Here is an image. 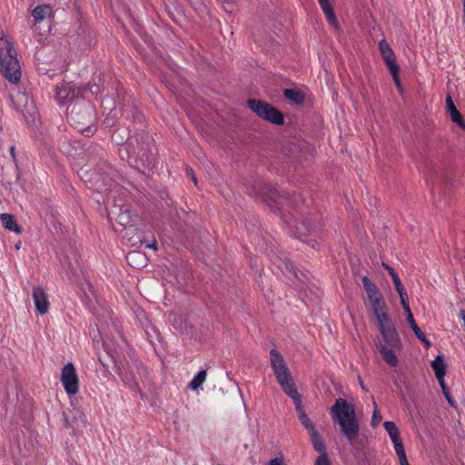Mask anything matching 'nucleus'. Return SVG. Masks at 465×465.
Segmentation results:
<instances>
[{
	"label": "nucleus",
	"mask_w": 465,
	"mask_h": 465,
	"mask_svg": "<svg viewBox=\"0 0 465 465\" xmlns=\"http://www.w3.org/2000/svg\"><path fill=\"white\" fill-rule=\"evenodd\" d=\"M331 415L333 422L340 426L342 435L352 443L360 432L354 406L346 400L339 398L331 408Z\"/></svg>",
	"instance_id": "f257e3e1"
},
{
	"label": "nucleus",
	"mask_w": 465,
	"mask_h": 465,
	"mask_svg": "<svg viewBox=\"0 0 465 465\" xmlns=\"http://www.w3.org/2000/svg\"><path fill=\"white\" fill-rule=\"evenodd\" d=\"M0 72L12 84L21 79V66L13 43L5 36L0 38Z\"/></svg>",
	"instance_id": "f03ea898"
},
{
	"label": "nucleus",
	"mask_w": 465,
	"mask_h": 465,
	"mask_svg": "<svg viewBox=\"0 0 465 465\" xmlns=\"http://www.w3.org/2000/svg\"><path fill=\"white\" fill-rule=\"evenodd\" d=\"M271 366L276 377V380L288 396L298 392L292 373L282 354L275 349L270 351Z\"/></svg>",
	"instance_id": "7ed1b4c3"
},
{
	"label": "nucleus",
	"mask_w": 465,
	"mask_h": 465,
	"mask_svg": "<svg viewBox=\"0 0 465 465\" xmlns=\"http://www.w3.org/2000/svg\"><path fill=\"white\" fill-rule=\"evenodd\" d=\"M382 335L383 342H380L377 346L379 351L382 355L385 361L394 367L398 364L396 352L401 351V342L395 327H391L390 332L380 331Z\"/></svg>",
	"instance_id": "20e7f679"
},
{
	"label": "nucleus",
	"mask_w": 465,
	"mask_h": 465,
	"mask_svg": "<svg viewBox=\"0 0 465 465\" xmlns=\"http://www.w3.org/2000/svg\"><path fill=\"white\" fill-rule=\"evenodd\" d=\"M247 104L260 118L277 125L283 124V114L268 103L256 99H249Z\"/></svg>",
	"instance_id": "39448f33"
},
{
	"label": "nucleus",
	"mask_w": 465,
	"mask_h": 465,
	"mask_svg": "<svg viewBox=\"0 0 465 465\" xmlns=\"http://www.w3.org/2000/svg\"><path fill=\"white\" fill-rule=\"evenodd\" d=\"M294 402L295 409L298 414V418L301 421V423L304 426V428L307 430L311 442L314 443L319 440H322V438L321 437L320 433L315 428V425L313 422L310 420L308 415L305 412V410L302 406V396L299 392L294 393L293 395L289 396Z\"/></svg>",
	"instance_id": "423d86ee"
},
{
	"label": "nucleus",
	"mask_w": 465,
	"mask_h": 465,
	"mask_svg": "<svg viewBox=\"0 0 465 465\" xmlns=\"http://www.w3.org/2000/svg\"><path fill=\"white\" fill-rule=\"evenodd\" d=\"M370 303L377 319L380 331L390 332L391 331V327H394V324L388 313L387 304L383 296L381 295L380 297L371 300Z\"/></svg>",
	"instance_id": "0eeeda50"
},
{
	"label": "nucleus",
	"mask_w": 465,
	"mask_h": 465,
	"mask_svg": "<svg viewBox=\"0 0 465 465\" xmlns=\"http://www.w3.org/2000/svg\"><path fill=\"white\" fill-rule=\"evenodd\" d=\"M69 117L79 132L86 133V135L89 134L91 132L90 126L94 123V111L90 106L86 107L84 112L76 110L74 106Z\"/></svg>",
	"instance_id": "6e6552de"
},
{
	"label": "nucleus",
	"mask_w": 465,
	"mask_h": 465,
	"mask_svg": "<svg viewBox=\"0 0 465 465\" xmlns=\"http://www.w3.org/2000/svg\"><path fill=\"white\" fill-rule=\"evenodd\" d=\"M61 382L68 395H74L79 391V379L76 369L72 362L65 364L61 371Z\"/></svg>",
	"instance_id": "1a4fd4ad"
},
{
	"label": "nucleus",
	"mask_w": 465,
	"mask_h": 465,
	"mask_svg": "<svg viewBox=\"0 0 465 465\" xmlns=\"http://www.w3.org/2000/svg\"><path fill=\"white\" fill-rule=\"evenodd\" d=\"M116 215L115 220L124 229H133L140 221L137 214L134 213L129 206L124 205L118 208V212L112 211Z\"/></svg>",
	"instance_id": "9d476101"
},
{
	"label": "nucleus",
	"mask_w": 465,
	"mask_h": 465,
	"mask_svg": "<svg viewBox=\"0 0 465 465\" xmlns=\"http://www.w3.org/2000/svg\"><path fill=\"white\" fill-rule=\"evenodd\" d=\"M56 100L60 104H64L67 102L77 97L79 90L70 83H61L55 87Z\"/></svg>",
	"instance_id": "9b49d317"
},
{
	"label": "nucleus",
	"mask_w": 465,
	"mask_h": 465,
	"mask_svg": "<svg viewBox=\"0 0 465 465\" xmlns=\"http://www.w3.org/2000/svg\"><path fill=\"white\" fill-rule=\"evenodd\" d=\"M33 299L38 313L45 314L48 312L49 302L47 294L42 287H36L33 290Z\"/></svg>",
	"instance_id": "f8f14e48"
},
{
	"label": "nucleus",
	"mask_w": 465,
	"mask_h": 465,
	"mask_svg": "<svg viewBox=\"0 0 465 465\" xmlns=\"http://www.w3.org/2000/svg\"><path fill=\"white\" fill-rule=\"evenodd\" d=\"M446 107L449 112V114L450 116V119L456 123L460 127H461L463 130H465V122L456 108L454 102L450 94L446 97Z\"/></svg>",
	"instance_id": "ddd939ff"
},
{
	"label": "nucleus",
	"mask_w": 465,
	"mask_h": 465,
	"mask_svg": "<svg viewBox=\"0 0 465 465\" xmlns=\"http://www.w3.org/2000/svg\"><path fill=\"white\" fill-rule=\"evenodd\" d=\"M315 451L320 455L315 460V465H331V460L327 455V447L323 440L312 443Z\"/></svg>",
	"instance_id": "4468645a"
},
{
	"label": "nucleus",
	"mask_w": 465,
	"mask_h": 465,
	"mask_svg": "<svg viewBox=\"0 0 465 465\" xmlns=\"http://www.w3.org/2000/svg\"><path fill=\"white\" fill-rule=\"evenodd\" d=\"M379 49H380L381 56L384 59L388 68L397 65L395 57H394V53H393L392 49L391 48L390 45L385 40H381L379 43Z\"/></svg>",
	"instance_id": "2eb2a0df"
},
{
	"label": "nucleus",
	"mask_w": 465,
	"mask_h": 465,
	"mask_svg": "<svg viewBox=\"0 0 465 465\" xmlns=\"http://www.w3.org/2000/svg\"><path fill=\"white\" fill-rule=\"evenodd\" d=\"M323 13L326 15L327 21L334 28L339 29V23L335 16L334 11L328 0H318Z\"/></svg>",
	"instance_id": "dca6fc26"
},
{
	"label": "nucleus",
	"mask_w": 465,
	"mask_h": 465,
	"mask_svg": "<svg viewBox=\"0 0 465 465\" xmlns=\"http://www.w3.org/2000/svg\"><path fill=\"white\" fill-rule=\"evenodd\" d=\"M362 284L370 302L382 295L377 286L367 276L362 278Z\"/></svg>",
	"instance_id": "f3484780"
},
{
	"label": "nucleus",
	"mask_w": 465,
	"mask_h": 465,
	"mask_svg": "<svg viewBox=\"0 0 465 465\" xmlns=\"http://www.w3.org/2000/svg\"><path fill=\"white\" fill-rule=\"evenodd\" d=\"M128 263L135 268L143 267L146 264V257L139 252H130L126 256Z\"/></svg>",
	"instance_id": "a211bd4d"
},
{
	"label": "nucleus",
	"mask_w": 465,
	"mask_h": 465,
	"mask_svg": "<svg viewBox=\"0 0 465 465\" xmlns=\"http://www.w3.org/2000/svg\"><path fill=\"white\" fill-rule=\"evenodd\" d=\"M0 220L2 222L3 226L12 232H15V233L19 234L21 233L22 230L15 222L13 215L9 213H3L0 216Z\"/></svg>",
	"instance_id": "6ab92c4d"
},
{
	"label": "nucleus",
	"mask_w": 465,
	"mask_h": 465,
	"mask_svg": "<svg viewBox=\"0 0 465 465\" xmlns=\"http://www.w3.org/2000/svg\"><path fill=\"white\" fill-rule=\"evenodd\" d=\"M431 367L435 372L437 380H440L445 376V363L441 355H438L435 360L431 361Z\"/></svg>",
	"instance_id": "aec40b11"
},
{
	"label": "nucleus",
	"mask_w": 465,
	"mask_h": 465,
	"mask_svg": "<svg viewBox=\"0 0 465 465\" xmlns=\"http://www.w3.org/2000/svg\"><path fill=\"white\" fill-rule=\"evenodd\" d=\"M283 94L286 99L291 102H293L296 104H301L304 101L303 94L296 89H285Z\"/></svg>",
	"instance_id": "412c9836"
},
{
	"label": "nucleus",
	"mask_w": 465,
	"mask_h": 465,
	"mask_svg": "<svg viewBox=\"0 0 465 465\" xmlns=\"http://www.w3.org/2000/svg\"><path fill=\"white\" fill-rule=\"evenodd\" d=\"M51 14L52 9L49 5L36 6L32 12V15L36 21H43L45 18L49 17Z\"/></svg>",
	"instance_id": "4be33fe9"
},
{
	"label": "nucleus",
	"mask_w": 465,
	"mask_h": 465,
	"mask_svg": "<svg viewBox=\"0 0 465 465\" xmlns=\"http://www.w3.org/2000/svg\"><path fill=\"white\" fill-rule=\"evenodd\" d=\"M206 376H207L206 371L203 370V371H199L193 377V379L190 381L188 387L192 391L198 390L203 385V383L205 381Z\"/></svg>",
	"instance_id": "5701e85b"
},
{
	"label": "nucleus",
	"mask_w": 465,
	"mask_h": 465,
	"mask_svg": "<svg viewBox=\"0 0 465 465\" xmlns=\"http://www.w3.org/2000/svg\"><path fill=\"white\" fill-rule=\"evenodd\" d=\"M122 380L133 391H139V386L137 381H135L134 377L129 376L127 374L124 375L123 373H120Z\"/></svg>",
	"instance_id": "b1692460"
},
{
	"label": "nucleus",
	"mask_w": 465,
	"mask_h": 465,
	"mask_svg": "<svg viewBox=\"0 0 465 465\" xmlns=\"http://www.w3.org/2000/svg\"><path fill=\"white\" fill-rule=\"evenodd\" d=\"M383 267L388 271V272L391 276L392 281H393L394 285H395V288L396 289H400V287H402L403 285H402V283L401 282V279L398 276V274L396 273V272L394 271V269L391 268V266L385 264V263H383Z\"/></svg>",
	"instance_id": "393cba45"
},
{
	"label": "nucleus",
	"mask_w": 465,
	"mask_h": 465,
	"mask_svg": "<svg viewBox=\"0 0 465 465\" xmlns=\"http://www.w3.org/2000/svg\"><path fill=\"white\" fill-rule=\"evenodd\" d=\"M408 323L410 324V327L411 328V330L415 333L416 337L420 341H424V333L420 331L419 326L416 324L415 320L414 319H411L410 321H408Z\"/></svg>",
	"instance_id": "a878e982"
},
{
	"label": "nucleus",
	"mask_w": 465,
	"mask_h": 465,
	"mask_svg": "<svg viewBox=\"0 0 465 465\" xmlns=\"http://www.w3.org/2000/svg\"><path fill=\"white\" fill-rule=\"evenodd\" d=\"M393 446H394V450H395L396 454L399 457L400 460L407 459L402 441L393 443Z\"/></svg>",
	"instance_id": "bb28decb"
},
{
	"label": "nucleus",
	"mask_w": 465,
	"mask_h": 465,
	"mask_svg": "<svg viewBox=\"0 0 465 465\" xmlns=\"http://www.w3.org/2000/svg\"><path fill=\"white\" fill-rule=\"evenodd\" d=\"M392 77H393V80L395 82V84L397 85L398 89L400 91H401V81H400V78H399V66L398 65H395L393 67H391L389 68Z\"/></svg>",
	"instance_id": "cd10ccee"
},
{
	"label": "nucleus",
	"mask_w": 465,
	"mask_h": 465,
	"mask_svg": "<svg viewBox=\"0 0 465 465\" xmlns=\"http://www.w3.org/2000/svg\"><path fill=\"white\" fill-rule=\"evenodd\" d=\"M383 425L389 436L395 434L399 430L396 424L393 421H385Z\"/></svg>",
	"instance_id": "c85d7f7f"
},
{
	"label": "nucleus",
	"mask_w": 465,
	"mask_h": 465,
	"mask_svg": "<svg viewBox=\"0 0 465 465\" xmlns=\"http://www.w3.org/2000/svg\"><path fill=\"white\" fill-rule=\"evenodd\" d=\"M396 290L400 295L401 305L408 304L409 303L408 302V294H407L405 288L402 286V287H400V289H396Z\"/></svg>",
	"instance_id": "c756f323"
},
{
	"label": "nucleus",
	"mask_w": 465,
	"mask_h": 465,
	"mask_svg": "<svg viewBox=\"0 0 465 465\" xmlns=\"http://www.w3.org/2000/svg\"><path fill=\"white\" fill-rule=\"evenodd\" d=\"M381 421V416L379 413L378 410H373L372 417H371V426L377 427L378 424Z\"/></svg>",
	"instance_id": "7c9ffc66"
},
{
	"label": "nucleus",
	"mask_w": 465,
	"mask_h": 465,
	"mask_svg": "<svg viewBox=\"0 0 465 465\" xmlns=\"http://www.w3.org/2000/svg\"><path fill=\"white\" fill-rule=\"evenodd\" d=\"M402 307L404 309L405 313L407 314V322L410 321L411 319H414L413 314H412V312L411 311V308L409 306V303L405 304V305H402Z\"/></svg>",
	"instance_id": "2f4dec72"
},
{
	"label": "nucleus",
	"mask_w": 465,
	"mask_h": 465,
	"mask_svg": "<svg viewBox=\"0 0 465 465\" xmlns=\"http://www.w3.org/2000/svg\"><path fill=\"white\" fill-rule=\"evenodd\" d=\"M267 465H284L282 458H275L269 461Z\"/></svg>",
	"instance_id": "473e14b6"
},
{
	"label": "nucleus",
	"mask_w": 465,
	"mask_h": 465,
	"mask_svg": "<svg viewBox=\"0 0 465 465\" xmlns=\"http://www.w3.org/2000/svg\"><path fill=\"white\" fill-rule=\"evenodd\" d=\"M297 231L300 234V237H302L305 235V232L304 231H309L306 227V225L304 223H302L301 226H298L297 227Z\"/></svg>",
	"instance_id": "72a5a7b5"
},
{
	"label": "nucleus",
	"mask_w": 465,
	"mask_h": 465,
	"mask_svg": "<svg viewBox=\"0 0 465 465\" xmlns=\"http://www.w3.org/2000/svg\"><path fill=\"white\" fill-rule=\"evenodd\" d=\"M390 438H391L392 443H396V442L401 441L399 430L395 434H392L391 436H390Z\"/></svg>",
	"instance_id": "f704fd0d"
},
{
	"label": "nucleus",
	"mask_w": 465,
	"mask_h": 465,
	"mask_svg": "<svg viewBox=\"0 0 465 465\" xmlns=\"http://www.w3.org/2000/svg\"><path fill=\"white\" fill-rule=\"evenodd\" d=\"M187 173H188V174L191 176V179H192V181L194 183V184H197V180H196V177H195V175H194L193 171L192 169H188V170H187Z\"/></svg>",
	"instance_id": "c9c22d12"
},
{
	"label": "nucleus",
	"mask_w": 465,
	"mask_h": 465,
	"mask_svg": "<svg viewBox=\"0 0 465 465\" xmlns=\"http://www.w3.org/2000/svg\"><path fill=\"white\" fill-rule=\"evenodd\" d=\"M10 155L12 157V160L16 163V156H15V146L10 147Z\"/></svg>",
	"instance_id": "e433bc0d"
},
{
	"label": "nucleus",
	"mask_w": 465,
	"mask_h": 465,
	"mask_svg": "<svg viewBox=\"0 0 465 465\" xmlns=\"http://www.w3.org/2000/svg\"><path fill=\"white\" fill-rule=\"evenodd\" d=\"M445 397L447 399V401H449L450 404L453 405V400L452 398L450 397V392L449 391H445Z\"/></svg>",
	"instance_id": "4c0bfd02"
},
{
	"label": "nucleus",
	"mask_w": 465,
	"mask_h": 465,
	"mask_svg": "<svg viewBox=\"0 0 465 465\" xmlns=\"http://www.w3.org/2000/svg\"><path fill=\"white\" fill-rule=\"evenodd\" d=\"M438 381L441 388L447 387L445 384L444 377H442L440 380H438Z\"/></svg>",
	"instance_id": "58836bf2"
},
{
	"label": "nucleus",
	"mask_w": 465,
	"mask_h": 465,
	"mask_svg": "<svg viewBox=\"0 0 465 465\" xmlns=\"http://www.w3.org/2000/svg\"><path fill=\"white\" fill-rule=\"evenodd\" d=\"M438 381L441 388L447 387L445 384L444 377H442L440 380H438Z\"/></svg>",
	"instance_id": "ea45409f"
},
{
	"label": "nucleus",
	"mask_w": 465,
	"mask_h": 465,
	"mask_svg": "<svg viewBox=\"0 0 465 465\" xmlns=\"http://www.w3.org/2000/svg\"><path fill=\"white\" fill-rule=\"evenodd\" d=\"M425 345L426 347H430V342L426 339V337L424 336V341H421Z\"/></svg>",
	"instance_id": "a19ab883"
},
{
	"label": "nucleus",
	"mask_w": 465,
	"mask_h": 465,
	"mask_svg": "<svg viewBox=\"0 0 465 465\" xmlns=\"http://www.w3.org/2000/svg\"><path fill=\"white\" fill-rule=\"evenodd\" d=\"M371 400H372V406H373L374 410H378V405L374 400V397H371Z\"/></svg>",
	"instance_id": "79ce46f5"
},
{
	"label": "nucleus",
	"mask_w": 465,
	"mask_h": 465,
	"mask_svg": "<svg viewBox=\"0 0 465 465\" xmlns=\"http://www.w3.org/2000/svg\"><path fill=\"white\" fill-rule=\"evenodd\" d=\"M147 247L156 249V242L153 241L152 244H148Z\"/></svg>",
	"instance_id": "37998d69"
},
{
	"label": "nucleus",
	"mask_w": 465,
	"mask_h": 465,
	"mask_svg": "<svg viewBox=\"0 0 465 465\" xmlns=\"http://www.w3.org/2000/svg\"><path fill=\"white\" fill-rule=\"evenodd\" d=\"M400 464L401 465H410L407 459L400 460Z\"/></svg>",
	"instance_id": "c03bdc74"
},
{
	"label": "nucleus",
	"mask_w": 465,
	"mask_h": 465,
	"mask_svg": "<svg viewBox=\"0 0 465 465\" xmlns=\"http://www.w3.org/2000/svg\"><path fill=\"white\" fill-rule=\"evenodd\" d=\"M462 19L465 22V0L463 1V15H462Z\"/></svg>",
	"instance_id": "a18cd8bd"
},
{
	"label": "nucleus",
	"mask_w": 465,
	"mask_h": 465,
	"mask_svg": "<svg viewBox=\"0 0 465 465\" xmlns=\"http://www.w3.org/2000/svg\"><path fill=\"white\" fill-rule=\"evenodd\" d=\"M286 268H287L288 270L292 271V268H293V265L290 264V268H289V264H286Z\"/></svg>",
	"instance_id": "49530a36"
},
{
	"label": "nucleus",
	"mask_w": 465,
	"mask_h": 465,
	"mask_svg": "<svg viewBox=\"0 0 465 465\" xmlns=\"http://www.w3.org/2000/svg\"><path fill=\"white\" fill-rule=\"evenodd\" d=\"M20 246H21V242H17V243L15 244V249H16V250L20 249Z\"/></svg>",
	"instance_id": "de8ad7c7"
},
{
	"label": "nucleus",
	"mask_w": 465,
	"mask_h": 465,
	"mask_svg": "<svg viewBox=\"0 0 465 465\" xmlns=\"http://www.w3.org/2000/svg\"><path fill=\"white\" fill-rule=\"evenodd\" d=\"M98 86L95 87V90H92V93H97L98 92Z\"/></svg>",
	"instance_id": "09e8293b"
},
{
	"label": "nucleus",
	"mask_w": 465,
	"mask_h": 465,
	"mask_svg": "<svg viewBox=\"0 0 465 465\" xmlns=\"http://www.w3.org/2000/svg\"><path fill=\"white\" fill-rule=\"evenodd\" d=\"M441 389H442V391H443L444 394H445V391H448L447 387H444V388H441Z\"/></svg>",
	"instance_id": "8fccbe9b"
},
{
	"label": "nucleus",
	"mask_w": 465,
	"mask_h": 465,
	"mask_svg": "<svg viewBox=\"0 0 465 465\" xmlns=\"http://www.w3.org/2000/svg\"><path fill=\"white\" fill-rule=\"evenodd\" d=\"M361 388H362L364 391H366V388L364 387V385L362 384V382H361Z\"/></svg>",
	"instance_id": "3c124183"
}]
</instances>
